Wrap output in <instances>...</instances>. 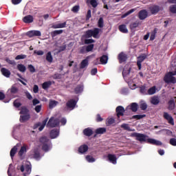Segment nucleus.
Instances as JSON below:
<instances>
[{"label": "nucleus", "mask_w": 176, "mask_h": 176, "mask_svg": "<svg viewBox=\"0 0 176 176\" xmlns=\"http://www.w3.org/2000/svg\"><path fill=\"white\" fill-rule=\"evenodd\" d=\"M60 126V119L54 117H51L47 123V127L54 129V127H58Z\"/></svg>", "instance_id": "4"}, {"label": "nucleus", "mask_w": 176, "mask_h": 176, "mask_svg": "<svg viewBox=\"0 0 176 176\" xmlns=\"http://www.w3.org/2000/svg\"><path fill=\"white\" fill-rule=\"evenodd\" d=\"M23 23H25L26 24H30L34 21V16L32 15H28L25 16L23 19Z\"/></svg>", "instance_id": "17"}, {"label": "nucleus", "mask_w": 176, "mask_h": 176, "mask_svg": "<svg viewBox=\"0 0 176 176\" xmlns=\"http://www.w3.org/2000/svg\"><path fill=\"white\" fill-rule=\"evenodd\" d=\"M155 93H156V87H152L151 88H150L148 90V94L149 96H152L153 94H155Z\"/></svg>", "instance_id": "44"}, {"label": "nucleus", "mask_w": 176, "mask_h": 176, "mask_svg": "<svg viewBox=\"0 0 176 176\" xmlns=\"http://www.w3.org/2000/svg\"><path fill=\"white\" fill-rule=\"evenodd\" d=\"M42 33L39 30H33V36H41Z\"/></svg>", "instance_id": "56"}, {"label": "nucleus", "mask_w": 176, "mask_h": 176, "mask_svg": "<svg viewBox=\"0 0 176 176\" xmlns=\"http://www.w3.org/2000/svg\"><path fill=\"white\" fill-rule=\"evenodd\" d=\"M39 141L41 144H49V139L47 138V137L46 136H43V137H41L40 139H39Z\"/></svg>", "instance_id": "35"}, {"label": "nucleus", "mask_w": 176, "mask_h": 176, "mask_svg": "<svg viewBox=\"0 0 176 176\" xmlns=\"http://www.w3.org/2000/svg\"><path fill=\"white\" fill-rule=\"evenodd\" d=\"M52 85V81H46V82H44L43 84H42V88L44 89V90H47V89H49V87H50V85Z\"/></svg>", "instance_id": "30"}, {"label": "nucleus", "mask_w": 176, "mask_h": 176, "mask_svg": "<svg viewBox=\"0 0 176 176\" xmlns=\"http://www.w3.org/2000/svg\"><path fill=\"white\" fill-rule=\"evenodd\" d=\"M169 12L173 14H176V4L170 6Z\"/></svg>", "instance_id": "43"}, {"label": "nucleus", "mask_w": 176, "mask_h": 176, "mask_svg": "<svg viewBox=\"0 0 176 176\" xmlns=\"http://www.w3.org/2000/svg\"><path fill=\"white\" fill-rule=\"evenodd\" d=\"M83 91V85H78L74 89V92L76 94H79Z\"/></svg>", "instance_id": "25"}, {"label": "nucleus", "mask_w": 176, "mask_h": 176, "mask_svg": "<svg viewBox=\"0 0 176 176\" xmlns=\"http://www.w3.org/2000/svg\"><path fill=\"white\" fill-rule=\"evenodd\" d=\"M175 100H171L168 102V109L169 111H173L174 109V108H175Z\"/></svg>", "instance_id": "27"}, {"label": "nucleus", "mask_w": 176, "mask_h": 176, "mask_svg": "<svg viewBox=\"0 0 176 176\" xmlns=\"http://www.w3.org/2000/svg\"><path fill=\"white\" fill-rule=\"evenodd\" d=\"M138 17L140 20H145L148 17V11L142 10L139 12Z\"/></svg>", "instance_id": "14"}, {"label": "nucleus", "mask_w": 176, "mask_h": 176, "mask_svg": "<svg viewBox=\"0 0 176 176\" xmlns=\"http://www.w3.org/2000/svg\"><path fill=\"white\" fill-rule=\"evenodd\" d=\"M25 96H26V98H27L28 100H32V95H31V94H30V92L26 91V92H25Z\"/></svg>", "instance_id": "63"}, {"label": "nucleus", "mask_w": 176, "mask_h": 176, "mask_svg": "<svg viewBox=\"0 0 176 176\" xmlns=\"http://www.w3.org/2000/svg\"><path fill=\"white\" fill-rule=\"evenodd\" d=\"M46 60L48 63H53V56H52V52H49L47 53Z\"/></svg>", "instance_id": "38"}, {"label": "nucleus", "mask_w": 176, "mask_h": 176, "mask_svg": "<svg viewBox=\"0 0 176 176\" xmlns=\"http://www.w3.org/2000/svg\"><path fill=\"white\" fill-rule=\"evenodd\" d=\"M13 104L15 108H20L21 103L20 102H17V100H16L14 101Z\"/></svg>", "instance_id": "61"}, {"label": "nucleus", "mask_w": 176, "mask_h": 176, "mask_svg": "<svg viewBox=\"0 0 176 176\" xmlns=\"http://www.w3.org/2000/svg\"><path fill=\"white\" fill-rule=\"evenodd\" d=\"M33 91L34 93L36 94L38 91H39V87H38L37 85H34L33 87Z\"/></svg>", "instance_id": "64"}, {"label": "nucleus", "mask_w": 176, "mask_h": 176, "mask_svg": "<svg viewBox=\"0 0 176 176\" xmlns=\"http://www.w3.org/2000/svg\"><path fill=\"white\" fill-rule=\"evenodd\" d=\"M33 157L34 159H36V160L41 159V153L38 148L34 150Z\"/></svg>", "instance_id": "26"}, {"label": "nucleus", "mask_w": 176, "mask_h": 176, "mask_svg": "<svg viewBox=\"0 0 176 176\" xmlns=\"http://www.w3.org/2000/svg\"><path fill=\"white\" fill-rule=\"evenodd\" d=\"M131 137H135L136 140L138 141H140V142H148V144H151L152 145H157V146H160L163 144L162 142L160 140L152 139V138H148V136L146 135H144L142 133H133L131 134Z\"/></svg>", "instance_id": "2"}, {"label": "nucleus", "mask_w": 176, "mask_h": 176, "mask_svg": "<svg viewBox=\"0 0 176 176\" xmlns=\"http://www.w3.org/2000/svg\"><path fill=\"white\" fill-rule=\"evenodd\" d=\"M1 72L3 76H6V78H10V71H9V69L3 67L1 69Z\"/></svg>", "instance_id": "22"}, {"label": "nucleus", "mask_w": 176, "mask_h": 176, "mask_svg": "<svg viewBox=\"0 0 176 176\" xmlns=\"http://www.w3.org/2000/svg\"><path fill=\"white\" fill-rule=\"evenodd\" d=\"M91 57V56H88L81 61L80 63V69H85V68L89 67V60H90Z\"/></svg>", "instance_id": "8"}, {"label": "nucleus", "mask_w": 176, "mask_h": 176, "mask_svg": "<svg viewBox=\"0 0 176 176\" xmlns=\"http://www.w3.org/2000/svg\"><path fill=\"white\" fill-rule=\"evenodd\" d=\"M118 123H120V118H118L117 120H115L113 118H111V126H116V124H118Z\"/></svg>", "instance_id": "45"}, {"label": "nucleus", "mask_w": 176, "mask_h": 176, "mask_svg": "<svg viewBox=\"0 0 176 176\" xmlns=\"http://www.w3.org/2000/svg\"><path fill=\"white\" fill-rule=\"evenodd\" d=\"M116 112L117 113V118H120V116H124V112H126V109L122 106H118L116 109Z\"/></svg>", "instance_id": "9"}, {"label": "nucleus", "mask_w": 176, "mask_h": 176, "mask_svg": "<svg viewBox=\"0 0 176 176\" xmlns=\"http://www.w3.org/2000/svg\"><path fill=\"white\" fill-rule=\"evenodd\" d=\"M118 59L120 63H124L125 61L127 60V55L123 52H121L118 55Z\"/></svg>", "instance_id": "18"}, {"label": "nucleus", "mask_w": 176, "mask_h": 176, "mask_svg": "<svg viewBox=\"0 0 176 176\" xmlns=\"http://www.w3.org/2000/svg\"><path fill=\"white\" fill-rule=\"evenodd\" d=\"M76 100L72 99L67 102L66 107L68 109H74L76 107Z\"/></svg>", "instance_id": "12"}, {"label": "nucleus", "mask_w": 176, "mask_h": 176, "mask_svg": "<svg viewBox=\"0 0 176 176\" xmlns=\"http://www.w3.org/2000/svg\"><path fill=\"white\" fill-rule=\"evenodd\" d=\"M85 49L87 50V53L93 52V49H94V44H89V45L85 46Z\"/></svg>", "instance_id": "40"}, {"label": "nucleus", "mask_w": 176, "mask_h": 176, "mask_svg": "<svg viewBox=\"0 0 176 176\" xmlns=\"http://www.w3.org/2000/svg\"><path fill=\"white\" fill-rule=\"evenodd\" d=\"M79 6H74L72 9V12H73L74 13H78V12H79Z\"/></svg>", "instance_id": "59"}, {"label": "nucleus", "mask_w": 176, "mask_h": 176, "mask_svg": "<svg viewBox=\"0 0 176 176\" xmlns=\"http://www.w3.org/2000/svg\"><path fill=\"white\" fill-rule=\"evenodd\" d=\"M170 145H173V146H176V139L175 138H171L170 140Z\"/></svg>", "instance_id": "62"}, {"label": "nucleus", "mask_w": 176, "mask_h": 176, "mask_svg": "<svg viewBox=\"0 0 176 176\" xmlns=\"http://www.w3.org/2000/svg\"><path fill=\"white\" fill-rule=\"evenodd\" d=\"M131 111L132 112H137V111H138V104H137L136 102H133L126 108V113H130Z\"/></svg>", "instance_id": "7"}, {"label": "nucleus", "mask_w": 176, "mask_h": 176, "mask_svg": "<svg viewBox=\"0 0 176 176\" xmlns=\"http://www.w3.org/2000/svg\"><path fill=\"white\" fill-rule=\"evenodd\" d=\"M160 10L161 8L159 6L154 5L149 7L151 14H157L160 12Z\"/></svg>", "instance_id": "13"}, {"label": "nucleus", "mask_w": 176, "mask_h": 176, "mask_svg": "<svg viewBox=\"0 0 176 176\" xmlns=\"http://www.w3.org/2000/svg\"><path fill=\"white\" fill-rule=\"evenodd\" d=\"M100 31L101 29L98 28H95L93 30H88L85 32L84 36L87 38H91V36H93V38H95V39H98V38H100L98 34H100Z\"/></svg>", "instance_id": "3"}, {"label": "nucleus", "mask_w": 176, "mask_h": 176, "mask_svg": "<svg viewBox=\"0 0 176 176\" xmlns=\"http://www.w3.org/2000/svg\"><path fill=\"white\" fill-rule=\"evenodd\" d=\"M108 63V55H102L99 58H97L94 61L95 65H98V64H102V65H105Z\"/></svg>", "instance_id": "6"}, {"label": "nucleus", "mask_w": 176, "mask_h": 176, "mask_svg": "<svg viewBox=\"0 0 176 176\" xmlns=\"http://www.w3.org/2000/svg\"><path fill=\"white\" fill-rule=\"evenodd\" d=\"M64 31L63 30H54L51 32V36L52 38H54L55 36H57V35H60L63 34Z\"/></svg>", "instance_id": "31"}, {"label": "nucleus", "mask_w": 176, "mask_h": 176, "mask_svg": "<svg viewBox=\"0 0 176 176\" xmlns=\"http://www.w3.org/2000/svg\"><path fill=\"white\" fill-rule=\"evenodd\" d=\"M16 152H17V146H15L10 150V155L12 159L14 157V155H16Z\"/></svg>", "instance_id": "36"}, {"label": "nucleus", "mask_w": 176, "mask_h": 176, "mask_svg": "<svg viewBox=\"0 0 176 176\" xmlns=\"http://www.w3.org/2000/svg\"><path fill=\"white\" fill-rule=\"evenodd\" d=\"M28 69L30 71V72H31L32 74H34V72H35L36 69H35V67H34V65H28Z\"/></svg>", "instance_id": "50"}, {"label": "nucleus", "mask_w": 176, "mask_h": 176, "mask_svg": "<svg viewBox=\"0 0 176 176\" xmlns=\"http://www.w3.org/2000/svg\"><path fill=\"white\" fill-rule=\"evenodd\" d=\"M67 49V45H63L62 46L59 47V49L58 50V53H61V52H64Z\"/></svg>", "instance_id": "58"}, {"label": "nucleus", "mask_w": 176, "mask_h": 176, "mask_svg": "<svg viewBox=\"0 0 176 176\" xmlns=\"http://www.w3.org/2000/svg\"><path fill=\"white\" fill-rule=\"evenodd\" d=\"M122 76L131 90H135V89L138 87L140 79H138V78H133V76H134V72L131 69V65H125L122 72Z\"/></svg>", "instance_id": "1"}, {"label": "nucleus", "mask_w": 176, "mask_h": 176, "mask_svg": "<svg viewBox=\"0 0 176 176\" xmlns=\"http://www.w3.org/2000/svg\"><path fill=\"white\" fill-rule=\"evenodd\" d=\"M34 111L37 113H39V112H41V111H42V104L36 106L35 108H34Z\"/></svg>", "instance_id": "57"}, {"label": "nucleus", "mask_w": 176, "mask_h": 176, "mask_svg": "<svg viewBox=\"0 0 176 176\" xmlns=\"http://www.w3.org/2000/svg\"><path fill=\"white\" fill-rule=\"evenodd\" d=\"M17 69L19 70L20 72H25V71H27V67L23 64H18Z\"/></svg>", "instance_id": "33"}, {"label": "nucleus", "mask_w": 176, "mask_h": 176, "mask_svg": "<svg viewBox=\"0 0 176 176\" xmlns=\"http://www.w3.org/2000/svg\"><path fill=\"white\" fill-rule=\"evenodd\" d=\"M8 91H10L11 96L13 94H17V93H19V88H17L14 85H12L11 88L8 89Z\"/></svg>", "instance_id": "24"}, {"label": "nucleus", "mask_w": 176, "mask_h": 176, "mask_svg": "<svg viewBox=\"0 0 176 176\" xmlns=\"http://www.w3.org/2000/svg\"><path fill=\"white\" fill-rule=\"evenodd\" d=\"M42 149L45 152H47L49 151V143H46L45 144H43Z\"/></svg>", "instance_id": "55"}, {"label": "nucleus", "mask_w": 176, "mask_h": 176, "mask_svg": "<svg viewBox=\"0 0 176 176\" xmlns=\"http://www.w3.org/2000/svg\"><path fill=\"white\" fill-rule=\"evenodd\" d=\"M84 42L85 45H90L91 43H94L96 41H94V39L93 38H89V39H85Z\"/></svg>", "instance_id": "51"}, {"label": "nucleus", "mask_w": 176, "mask_h": 176, "mask_svg": "<svg viewBox=\"0 0 176 176\" xmlns=\"http://www.w3.org/2000/svg\"><path fill=\"white\" fill-rule=\"evenodd\" d=\"M87 151H89V146L86 144L81 145L78 148V152L80 153H86V152H87Z\"/></svg>", "instance_id": "21"}, {"label": "nucleus", "mask_w": 176, "mask_h": 176, "mask_svg": "<svg viewBox=\"0 0 176 176\" xmlns=\"http://www.w3.org/2000/svg\"><path fill=\"white\" fill-rule=\"evenodd\" d=\"M151 102L153 105H157V104L160 102V100H159V98H157V96H153V98H151Z\"/></svg>", "instance_id": "34"}, {"label": "nucleus", "mask_w": 176, "mask_h": 176, "mask_svg": "<svg viewBox=\"0 0 176 176\" xmlns=\"http://www.w3.org/2000/svg\"><path fill=\"white\" fill-rule=\"evenodd\" d=\"M164 118L167 120V122L169 123V124H171L172 126H174V118H173V116L171 115L168 114L167 112L164 113Z\"/></svg>", "instance_id": "11"}, {"label": "nucleus", "mask_w": 176, "mask_h": 176, "mask_svg": "<svg viewBox=\"0 0 176 176\" xmlns=\"http://www.w3.org/2000/svg\"><path fill=\"white\" fill-rule=\"evenodd\" d=\"M78 53L79 54H85V53H87V51L86 50V45L80 47L78 48Z\"/></svg>", "instance_id": "37"}, {"label": "nucleus", "mask_w": 176, "mask_h": 176, "mask_svg": "<svg viewBox=\"0 0 176 176\" xmlns=\"http://www.w3.org/2000/svg\"><path fill=\"white\" fill-rule=\"evenodd\" d=\"M96 134L98 135V134H104V133H107V129L106 128H98L97 129H96L95 131Z\"/></svg>", "instance_id": "28"}, {"label": "nucleus", "mask_w": 176, "mask_h": 176, "mask_svg": "<svg viewBox=\"0 0 176 176\" xmlns=\"http://www.w3.org/2000/svg\"><path fill=\"white\" fill-rule=\"evenodd\" d=\"M134 12H135V9L134 8L129 10L127 12H126L122 15V19H124V17H127V16H129V14H131V13H134Z\"/></svg>", "instance_id": "47"}, {"label": "nucleus", "mask_w": 176, "mask_h": 176, "mask_svg": "<svg viewBox=\"0 0 176 176\" xmlns=\"http://www.w3.org/2000/svg\"><path fill=\"white\" fill-rule=\"evenodd\" d=\"M140 108L142 109V111H145V109H146L148 108V105L146 104V102H142L140 104Z\"/></svg>", "instance_id": "60"}, {"label": "nucleus", "mask_w": 176, "mask_h": 176, "mask_svg": "<svg viewBox=\"0 0 176 176\" xmlns=\"http://www.w3.org/2000/svg\"><path fill=\"white\" fill-rule=\"evenodd\" d=\"M121 128L124 129V130H126L127 131H135V129H132L131 128H130L129 124H122L121 125Z\"/></svg>", "instance_id": "32"}, {"label": "nucleus", "mask_w": 176, "mask_h": 176, "mask_svg": "<svg viewBox=\"0 0 176 176\" xmlns=\"http://www.w3.org/2000/svg\"><path fill=\"white\" fill-rule=\"evenodd\" d=\"M59 134H60V131L57 129H52L50 133V135L52 139L57 138Z\"/></svg>", "instance_id": "15"}, {"label": "nucleus", "mask_w": 176, "mask_h": 176, "mask_svg": "<svg viewBox=\"0 0 176 176\" xmlns=\"http://www.w3.org/2000/svg\"><path fill=\"white\" fill-rule=\"evenodd\" d=\"M119 30L120 32H122L123 34H127V32H129V30H127V27L126 26V25H120Z\"/></svg>", "instance_id": "29"}, {"label": "nucleus", "mask_w": 176, "mask_h": 176, "mask_svg": "<svg viewBox=\"0 0 176 176\" xmlns=\"http://www.w3.org/2000/svg\"><path fill=\"white\" fill-rule=\"evenodd\" d=\"M66 27H67V22H64L63 23L52 25L51 28H53L54 30H57V28H65Z\"/></svg>", "instance_id": "19"}, {"label": "nucleus", "mask_w": 176, "mask_h": 176, "mask_svg": "<svg viewBox=\"0 0 176 176\" xmlns=\"http://www.w3.org/2000/svg\"><path fill=\"white\" fill-rule=\"evenodd\" d=\"M98 27L99 28H104V19L102 17H100L98 21Z\"/></svg>", "instance_id": "42"}, {"label": "nucleus", "mask_w": 176, "mask_h": 176, "mask_svg": "<svg viewBox=\"0 0 176 176\" xmlns=\"http://www.w3.org/2000/svg\"><path fill=\"white\" fill-rule=\"evenodd\" d=\"M30 111L26 107H22L21 111L19 112L20 115H29Z\"/></svg>", "instance_id": "39"}, {"label": "nucleus", "mask_w": 176, "mask_h": 176, "mask_svg": "<svg viewBox=\"0 0 176 176\" xmlns=\"http://www.w3.org/2000/svg\"><path fill=\"white\" fill-rule=\"evenodd\" d=\"M90 5L93 6L94 8H97L98 3H97L96 0H89Z\"/></svg>", "instance_id": "52"}, {"label": "nucleus", "mask_w": 176, "mask_h": 176, "mask_svg": "<svg viewBox=\"0 0 176 176\" xmlns=\"http://www.w3.org/2000/svg\"><path fill=\"white\" fill-rule=\"evenodd\" d=\"M118 158L116 157V155H111V163L112 164H116Z\"/></svg>", "instance_id": "46"}, {"label": "nucleus", "mask_w": 176, "mask_h": 176, "mask_svg": "<svg viewBox=\"0 0 176 176\" xmlns=\"http://www.w3.org/2000/svg\"><path fill=\"white\" fill-rule=\"evenodd\" d=\"M47 120H49V118H45L42 122H38L34 124V125L33 126L34 130H36V129L39 127L38 131H42V130L45 129V126L47 124Z\"/></svg>", "instance_id": "5"}, {"label": "nucleus", "mask_w": 176, "mask_h": 176, "mask_svg": "<svg viewBox=\"0 0 176 176\" xmlns=\"http://www.w3.org/2000/svg\"><path fill=\"white\" fill-rule=\"evenodd\" d=\"M24 58H27V55H25V54H20V55H17L15 57V60H24Z\"/></svg>", "instance_id": "48"}, {"label": "nucleus", "mask_w": 176, "mask_h": 176, "mask_svg": "<svg viewBox=\"0 0 176 176\" xmlns=\"http://www.w3.org/2000/svg\"><path fill=\"white\" fill-rule=\"evenodd\" d=\"M147 56L145 54H142L138 57L137 65L139 69L142 68V63L146 58Z\"/></svg>", "instance_id": "10"}, {"label": "nucleus", "mask_w": 176, "mask_h": 176, "mask_svg": "<svg viewBox=\"0 0 176 176\" xmlns=\"http://www.w3.org/2000/svg\"><path fill=\"white\" fill-rule=\"evenodd\" d=\"M86 159L89 163H94V162H96V159L91 155H87Z\"/></svg>", "instance_id": "49"}, {"label": "nucleus", "mask_w": 176, "mask_h": 176, "mask_svg": "<svg viewBox=\"0 0 176 176\" xmlns=\"http://www.w3.org/2000/svg\"><path fill=\"white\" fill-rule=\"evenodd\" d=\"M138 25H140V22L138 21H136L135 22L131 23L130 28H131V30H134V29L137 28V27H138Z\"/></svg>", "instance_id": "41"}, {"label": "nucleus", "mask_w": 176, "mask_h": 176, "mask_svg": "<svg viewBox=\"0 0 176 176\" xmlns=\"http://www.w3.org/2000/svg\"><path fill=\"white\" fill-rule=\"evenodd\" d=\"M56 105H57V102H56L55 100H52L50 102L49 107L50 109H52V108H54Z\"/></svg>", "instance_id": "53"}, {"label": "nucleus", "mask_w": 176, "mask_h": 176, "mask_svg": "<svg viewBox=\"0 0 176 176\" xmlns=\"http://www.w3.org/2000/svg\"><path fill=\"white\" fill-rule=\"evenodd\" d=\"M24 153H27V145L24 144L21 147L20 151L18 153L19 157H23Z\"/></svg>", "instance_id": "23"}, {"label": "nucleus", "mask_w": 176, "mask_h": 176, "mask_svg": "<svg viewBox=\"0 0 176 176\" xmlns=\"http://www.w3.org/2000/svg\"><path fill=\"white\" fill-rule=\"evenodd\" d=\"M30 119H31V116L30 114H25L20 116L19 120L21 123H25V122L30 120Z\"/></svg>", "instance_id": "16"}, {"label": "nucleus", "mask_w": 176, "mask_h": 176, "mask_svg": "<svg viewBox=\"0 0 176 176\" xmlns=\"http://www.w3.org/2000/svg\"><path fill=\"white\" fill-rule=\"evenodd\" d=\"M83 134L84 135H86V137H91L93 135V129L91 128H87L83 130Z\"/></svg>", "instance_id": "20"}, {"label": "nucleus", "mask_w": 176, "mask_h": 176, "mask_svg": "<svg viewBox=\"0 0 176 176\" xmlns=\"http://www.w3.org/2000/svg\"><path fill=\"white\" fill-rule=\"evenodd\" d=\"M102 120H104V118H102V117H101V115L97 114L96 116V122H102Z\"/></svg>", "instance_id": "54"}]
</instances>
